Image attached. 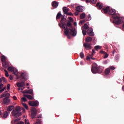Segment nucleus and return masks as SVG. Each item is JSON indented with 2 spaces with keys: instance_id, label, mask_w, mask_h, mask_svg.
I'll use <instances>...</instances> for the list:
<instances>
[{
  "instance_id": "21",
  "label": "nucleus",
  "mask_w": 124,
  "mask_h": 124,
  "mask_svg": "<svg viewBox=\"0 0 124 124\" xmlns=\"http://www.w3.org/2000/svg\"><path fill=\"white\" fill-rule=\"evenodd\" d=\"M100 53L101 54H104V59H106L108 58V55L107 52H106L105 51H100Z\"/></svg>"
},
{
  "instance_id": "23",
  "label": "nucleus",
  "mask_w": 124,
  "mask_h": 124,
  "mask_svg": "<svg viewBox=\"0 0 124 124\" xmlns=\"http://www.w3.org/2000/svg\"><path fill=\"white\" fill-rule=\"evenodd\" d=\"M96 2V0H86V3H92L95 4Z\"/></svg>"
},
{
  "instance_id": "8",
  "label": "nucleus",
  "mask_w": 124,
  "mask_h": 124,
  "mask_svg": "<svg viewBox=\"0 0 124 124\" xmlns=\"http://www.w3.org/2000/svg\"><path fill=\"white\" fill-rule=\"evenodd\" d=\"M29 106L33 107H36L39 106V102L37 101H30L29 102Z\"/></svg>"
},
{
  "instance_id": "61",
  "label": "nucleus",
  "mask_w": 124,
  "mask_h": 124,
  "mask_svg": "<svg viewBox=\"0 0 124 124\" xmlns=\"http://www.w3.org/2000/svg\"><path fill=\"white\" fill-rule=\"evenodd\" d=\"M115 50H114L113 51H112V55H114L115 54Z\"/></svg>"
},
{
  "instance_id": "54",
  "label": "nucleus",
  "mask_w": 124,
  "mask_h": 124,
  "mask_svg": "<svg viewBox=\"0 0 124 124\" xmlns=\"http://www.w3.org/2000/svg\"><path fill=\"white\" fill-rule=\"evenodd\" d=\"M79 14V13L78 12H75V15L77 16Z\"/></svg>"
},
{
  "instance_id": "57",
  "label": "nucleus",
  "mask_w": 124,
  "mask_h": 124,
  "mask_svg": "<svg viewBox=\"0 0 124 124\" xmlns=\"http://www.w3.org/2000/svg\"><path fill=\"white\" fill-rule=\"evenodd\" d=\"M37 118H40V119L42 118V115H38V117H37Z\"/></svg>"
},
{
  "instance_id": "32",
  "label": "nucleus",
  "mask_w": 124,
  "mask_h": 124,
  "mask_svg": "<svg viewBox=\"0 0 124 124\" xmlns=\"http://www.w3.org/2000/svg\"><path fill=\"white\" fill-rule=\"evenodd\" d=\"M110 73V70L109 68H107L105 70V74L106 75H108V74H109Z\"/></svg>"
},
{
  "instance_id": "15",
  "label": "nucleus",
  "mask_w": 124,
  "mask_h": 124,
  "mask_svg": "<svg viewBox=\"0 0 124 124\" xmlns=\"http://www.w3.org/2000/svg\"><path fill=\"white\" fill-rule=\"evenodd\" d=\"M6 89V86L3 87V84H0V93H1L4 92Z\"/></svg>"
},
{
  "instance_id": "22",
  "label": "nucleus",
  "mask_w": 124,
  "mask_h": 124,
  "mask_svg": "<svg viewBox=\"0 0 124 124\" xmlns=\"http://www.w3.org/2000/svg\"><path fill=\"white\" fill-rule=\"evenodd\" d=\"M3 62V66L4 68H7L9 67V64L8 62Z\"/></svg>"
},
{
  "instance_id": "56",
  "label": "nucleus",
  "mask_w": 124,
  "mask_h": 124,
  "mask_svg": "<svg viewBox=\"0 0 124 124\" xmlns=\"http://www.w3.org/2000/svg\"><path fill=\"white\" fill-rule=\"evenodd\" d=\"M13 99L15 100H17V97L16 96H13Z\"/></svg>"
},
{
  "instance_id": "43",
  "label": "nucleus",
  "mask_w": 124,
  "mask_h": 124,
  "mask_svg": "<svg viewBox=\"0 0 124 124\" xmlns=\"http://www.w3.org/2000/svg\"><path fill=\"white\" fill-rule=\"evenodd\" d=\"M4 71H5V72L6 77H9L8 72H7V71L6 70H4Z\"/></svg>"
},
{
  "instance_id": "51",
  "label": "nucleus",
  "mask_w": 124,
  "mask_h": 124,
  "mask_svg": "<svg viewBox=\"0 0 124 124\" xmlns=\"http://www.w3.org/2000/svg\"><path fill=\"white\" fill-rule=\"evenodd\" d=\"M98 6H99V9H101L102 8V7H103V4H101Z\"/></svg>"
},
{
  "instance_id": "64",
  "label": "nucleus",
  "mask_w": 124,
  "mask_h": 124,
  "mask_svg": "<svg viewBox=\"0 0 124 124\" xmlns=\"http://www.w3.org/2000/svg\"><path fill=\"white\" fill-rule=\"evenodd\" d=\"M122 90H123V91H124V85L123 86H122Z\"/></svg>"
},
{
  "instance_id": "52",
  "label": "nucleus",
  "mask_w": 124,
  "mask_h": 124,
  "mask_svg": "<svg viewBox=\"0 0 124 124\" xmlns=\"http://www.w3.org/2000/svg\"><path fill=\"white\" fill-rule=\"evenodd\" d=\"M9 79H10V80H13V77L12 76H9Z\"/></svg>"
},
{
  "instance_id": "10",
  "label": "nucleus",
  "mask_w": 124,
  "mask_h": 124,
  "mask_svg": "<svg viewBox=\"0 0 124 124\" xmlns=\"http://www.w3.org/2000/svg\"><path fill=\"white\" fill-rule=\"evenodd\" d=\"M69 34L73 36H75L76 35V32L75 29H69Z\"/></svg>"
},
{
  "instance_id": "44",
  "label": "nucleus",
  "mask_w": 124,
  "mask_h": 124,
  "mask_svg": "<svg viewBox=\"0 0 124 124\" xmlns=\"http://www.w3.org/2000/svg\"><path fill=\"white\" fill-rule=\"evenodd\" d=\"M114 59H115V61H119V56H118V55H116V56H115Z\"/></svg>"
},
{
  "instance_id": "28",
  "label": "nucleus",
  "mask_w": 124,
  "mask_h": 124,
  "mask_svg": "<svg viewBox=\"0 0 124 124\" xmlns=\"http://www.w3.org/2000/svg\"><path fill=\"white\" fill-rule=\"evenodd\" d=\"M3 81L4 83H6L7 82L6 80L4 77H2V78H0V85H1V82Z\"/></svg>"
},
{
  "instance_id": "1",
  "label": "nucleus",
  "mask_w": 124,
  "mask_h": 124,
  "mask_svg": "<svg viewBox=\"0 0 124 124\" xmlns=\"http://www.w3.org/2000/svg\"><path fill=\"white\" fill-rule=\"evenodd\" d=\"M108 14L112 16V18H113V22L115 25H120L123 23V20L122 18L117 16H116V11L115 9H110L108 12Z\"/></svg>"
},
{
  "instance_id": "42",
  "label": "nucleus",
  "mask_w": 124,
  "mask_h": 124,
  "mask_svg": "<svg viewBox=\"0 0 124 124\" xmlns=\"http://www.w3.org/2000/svg\"><path fill=\"white\" fill-rule=\"evenodd\" d=\"M108 69H109V70H114L115 69V67H113L112 66H110L108 68Z\"/></svg>"
},
{
  "instance_id": "48",
  "label": "nucleus",
  "mask_w": 124,
  "mask_h": 124,
  "mask_svg": "<svg viewBox=\"0 0 124 124\" xmlns=\"http://www.w3.org/2000/svg\"><path fill=\"white\" fill-rule=\"evenodd\" d=\"M69 20L70 21L69 22L71 23L73 22V18L72 17L69 18Z\"/></svg>"
},
{
  "instance_id": "18",
  "label": "nucleus",
  "mask_w": 124,
  "mask_h": 124,
  "mask_svg": "<svg viewBox=\"0 0 124 124\" xmlns=\"http://www.w3.org/2000/svg\"><path fill=\"white\" fill-rule=\"evenodd\" d=\"M62 11L64 14H67V13L69 11V9L68 7H64L62 8Z\"/></svg>"
},
{
  "instance_id": "49",
  "label": "nucleus",
  "mask_w": 124,
  "mask_h": 124,
  "mask_svg": "<svg viewBox=\"0 0 124 124\" xmlns=\"http://www.w3.org/2000/svg\"><path fill=\"white\" fill-rule=\"evenodd\" d=\"M7 89L8 91L10 90V84H7Z\"/></svg>"
},
{
  "instance_id": "11",
  "label": "nucleus",
  "mask_w": 124,
  "mask_h": 124,
  "mask_svg": "<svg viewBox=\"0 0 124 124\" xmlns=\"http://www.w3.org/2000/svg\"><path fill=\"white\" fill-rule=\"evenodd\" d=\"M64 30L65 35H67V37L68 39H70V35H71L69 34V29H66L65 27H64Z\"/></svg>"
},
{
  "instance_id": "63",
  "label": "nucleus",
  "mask_w": 124,
  "mask_h": 124,
  "mask_svg": "<svg viewBox=\"0 0 124 124\" xmlns=\"http://www.w3.org/2000/svg\"><path fill=\"white\" fill-rule=\"evenodd\" d=\"M122 29H123V30H124V23L123 24V25H122Z\"/></svg>"
},
{
  "instance_id": "50",
  "label": "nucleus",
  "mask_w": 124,
  "mask_h": 124,
  "mask_svg": "<svg viewBox=\"0 0 124 124\" xmlns=\"http://www.w3.org/2000/svg\"><path fill=\"white\" fill-rule=\"evenodd\" d=\"M22 101H23V102H26V101H27V99H26V98H25V97H23V98H22Z\"/></svg>"
},
{
  "instance_id": "60",
  "label": "nucleus",
  "mask_w": 124,
  "mask_h": 124,
  "mask_svg": "<svg viewBox=\"0 0 124 124\" xmlns=\"http://www.w3.org/2000/svg\"><path fill=\"white\" fill-rule=\"evenodd\" d=\"M80 65H83V61H81V62H80Z\"/></svg>"
},
{
  "instance_id": "46",
  "label": "nucleus",
  "mask_w": 124,
  "mask_h": 124,
  "mask_svg": "<svg viewBox=\"0 0 124 124\" xmlns=\"http://www.w3.org/2000/svg\"><path fill=\"white\" fill-rule=\"evenodd\" d=\"M66 14V15L71 16H73V14H72L71 12H70L69 13L68 12V13H67V14Z\"/></svg>"
},
{
  "instance_id": "9",
  "label": "nucleus",
  "mask_w": 124,
  "mask_h": 124,
  "mask_svg": "<svg viewBox=\"0 0 124 124\" xmlns=\"http://www.w3.org/2000/svg\"><path fill=\"white\" fill-rule=\"evenodd\" d=\"M87 33L88 35H89L90 36H94V32H93V30L92 28H89L87 31Z\"/></svg>"
},
{
  "instance_id": "17",
  "label": "nucleus",
  "mask_w": 124,
  "mask_h": 124,
  "mask_svg": "<svg viewBox=\"0 0 124 124\" xmlns=\"http://www.w3.org/2000/svg\"><path fill=\"white\" fill-rule=\"evenodd\" d=\"M0 116L3 119L7 118L8 116V112L7 111L4 112L3 114H1Z\"/></svg>"
},
{
  "instance_id": "6",
  "label": "nucleus",
  "mask_w": 124,
  "mask_h": 124,
  "mask_svg": "<svg viewBox=\"0 0 124 124\" xmlns=\"http://www.w3.org/2000/svg\"><path fill=\"white\" fill-rule=\"evenodd\" d=\"M37 114V111L35 108H31V117L32 119H34L35 118Z\"/></svg>"
},
{
  "instance_id": "16",
  "label": "nucleus",
  "mask_w": 124,
  "mask_h": 124,
  "mask_svg": "<svg viewBox=\"0 0 124 124\" xmlns=\"http://www.w3.org/2000/svg\"><path fill=\"white\" fill-rule=\"evenodd\" d=\"M76 10L77 12H82L83 11V7L81 6H78L76 7Z\"/></svg>"
},
{
  "instance_id": "53",
  "label": "nucleus",
  "mask_w": 124,
  "mask_h": 124,
  "mask_svg": "<svg viewBox=\"0 0 124 124\" xmlns=\"http://www.w3.org/2000/svg\"><path fill=\"white\" fill-rule=\"evenodd\" d=\"M92 51H93V52H92V55H93L94 54V52H95V50L94 49H93Z\"/></svg>"
},
{
  "instance_id": "62",
  "label": "nucleus",
  "mask_w": 124,
  "mask_h": 124,
  "mask_svg": "<svg viewBox=\"0 0 124 124\" xmlns=\"http://www.w3.org/2000/svg\"><path fill=\"white\" fill-rule=\"evenodd\" d=\"M74 25L75 26H77V24L76 23V22H74Z\"/></svg>"
},
{
  "instance_id": "40",
  "label": "nucleus",
  "mask_w": 124,
  "mask_h": 124,
  "mask_svg": "<svg viewBox=\"0 0 124 124\" xmlns=\"http://www.w3.org/2000/svg\"><path fill=\"white\" fill-rule=\"evenodd\" d=\"M87 19H85V20L80 21V24H82L86 22L87 21H89Z\"/></svg>"
},
{
  "instance_id": "26",
  "label": "nucleus",
  "mask_w": 124,
  "mask_h": 124,
  "mask_svg": "<svg viewBox=\"0 0 124 124\" xmlns=\"http://www.w3.org/2000/svg\"><path fill=\"white\" fill-rule=\"evenodd\" d=\"M92 40L93 39L91 37H87V38H86V42L89 43L92 41Z\"/></svg>"
},
{
  "instance_id": "36",
  "label": "nucleus",
  "mask_w": 124,
  "mask_h": 124,
  "mask_svg": "<svg viewBox=\"0 0 124 124\" xmlns=\"http://www.w3.org/2000/svg\"><path fill=\"white\" fill-rule=\"evenodd\" d=\"M42 123V121L41 119H36V122L34 124H41Z\"/></svg>"
},
{
  "instance_id": "55",
  "label": "nucleus",
  "mask_w": 124,
  "mask_h": 124,
  "mask_svg": "<svg viewBox=\"0 0 124 124\" xmlns=\"http://www.w3.org/2000/svg\"><path fill=\"white\" fill-rule=\"evenodd\" d=\"M17 124H24V123L22 121H20V122H18V123H17Z\"/></svg>"
},
{
  "instance_id": "12",
  "label": "nucleus",
  "mask_w": 124,
  "mask_h": 124,
  "mask_svg": "<svg viewBox=\"0 0 124 124\" xmlns=\"http://www.w3.org/2000/svg\"><path fill=\"white\" fill-rule=\"evenodd\" d=\"M83 46L86 49L89 50L92 49V48L91 46V44L89 43H84L83 44Z\"/></svg>"
},
{
  "instance_id": "59",
  "label": "nucleus",
  "mask_w": 124,
  "mask_h": 124,
  "mask_svg": "<svg viewBox=\"0 0 124 124\" xmlns=\"http://www.w3.org/2000/svg\"><path fill=\"white\" fill-rule=\"evenodd\" d=\"M100 5V3L97 2V4H96V6H97V7H98V6Z\"/></svg>"
},
{
  "instance_id": "5",
  "label": "nucleus",
  "mask_w": 124,
  "mask_h": 124,
  "mask_svg": "<svg viewBox=\"0 0 124 124\" xmlns=\"http://www.w3.org/2000/svg\"><path fill=\"white\" fill-rule=\"evenodd\" d=\"M91 71L93 74H101L102 72V68L100 67H97V64L94 63L93 65Z\"/></svg>"
},
{
  "instance_id": "31",
  "label": "nucleus",
  "mask_w": 124,
  "mask_h": 124,
  "mask_svg": "<svg viewBox=\"0 0 124 124\" xmlns=\"http://www.w3.org/2000/svg\"><path fill=\"white\" fill-rule=\"evenodd\" d=\"M67 27H69L70 28H72V25L70 21L67 22L66 27L67 28Z\"/></svg>"
},
{
  "instance_id": "20",
  "label": "nucleus",
  "mask_w": 124,
  "mask_h": 124,
  "mask_svg": "<svg viewBox=\"0 0 124 124\" xmlns=\"http://www.w3.org/2000/svg\"><path fill=\"white\" fill-rule=\"evenodd\" d=\"M23 96L27 97V99L30 100H32L33 99V97H32L31 95L24 94L23 95Z\"/></svg>"
},
{
  "instance_id": "25",
  "label": "nucleus",
  "mask_w": 124,
  "mask_h": 124,
  "mask_svg": "<svg viewBox=\"0 0 124 124\" xmlns=\"http://www.w3.org/2000/svg\"><path fill=\"white\" fill-rule=\"evenodd\" d=\"M62 15L61 13V12H59L58 13H57V15L56 16V19L57 20H59L60 19L61 17H62Z\"/></svg>"
},
{
  "instance_id": "38",
  "label": "nucleus",
  "mask_w": 124,
  "mask_h": 124,
  "mask_svg": "<svg viewBox=\"0 0 124 124\" xmlns=\"http://www.w3.org/2000/svg\"><path fill=\"white\" fill-rule=\"evenodd\" d=\"M94 49L95 50H98V49H101V47H100V46H94Z\"/></svg>"
},
{
  "instance_id": "7",
  "label": "nucleus",
  "mask_w": 124,
  "mask_h": 124,
  "mask_svg": "<svg viewBox=\"0 0 124 124\" xmlns=\"http://www.w3.org/2000/svg\"><path fill=\"white\" fill-rule=\"evenodd\" d=\"M61 24H62V28L64 29V28H66V29H69L67 27H66V19L64 18V16H63L62 18H61V20L60 21Z\"/></svg>"
},
{
  "instance_id": "30",
  "label": "nucleus",
  "mask_w": 124,
  "mask_h": 124,
  "mask_svg": "<svg viewBox=\"0 0 124 124\" xmlns=\"http://www.w3.org/2000/svg\"><path fill=\"white\" fill-rule=\"evenodd\" d=\"M82 28L84 29V30H88L89 27L88 25L87 24H84V25L82 27Z\"/></svg>"
},
{
  "instance_id": "29",
  "label": "nucleus",
  "mask_w": 124,
  "mask_h": 124,
  "mask_svg": "<svg viewBox=\"0 0 124 124\" xmlns=\"http://www.w3.org/2000/svg\"><path fill=\"white\" fill-rule=\"evenodd\" d=\"M13 74L14 75H15L16 76V77H18V70L16 69H14V70H13Z\"/></svg>"
},
{
  "instance_id": "14",
  "label": "nucleus",
  "mask_w": 124,
  "mask_h": 124,
  "mask_svg": "<svg viewBox=\"0 0 124 124\" xmlns=\"http://www.w3.org/2000/svg\"><path fill=\"white\" fill-rule=\"evenodd\" d=\"M109 10H110L109 7L108 6L106 8H104L102 9V13H103L104 14H107L108 12L109 11Z\"/></svg>"
},
{
  "instance_id": "58",
  "label": "nucleus",
  "mask_w": 124,
  "mask_h": 124,
  "mask_svg": "<svg viewBox=\"0 0 124 124\" xmlns=\"http://www.w3.org/2000/svg\"><path fill=\"white\" fill-rule=\"evenodd\" d=\"M59 27H60L61 28H62V23H61V24H59Z\"/></svg>"
},
{
  "instance_id": "39",
  "label": "nucleus",
  "mask_w": 124,
  "mask_h": 124,
  "mask_svg": "<svg viewBox=\"0 0 124 124\" xmlns=\"http://www.w3.org/2000/svg\"><path fill=\"white\" fill-rule=\"evenodd\" d=\"M82 33H83V35L85 36L86 35V33L87 32L86 30L82 29Z\"/></svg>"
},
{
  "instance_id": "27",
  "label": "nucleus",
  "mask_w": 124,
  "mask_h": 124,
  "mask_svg": "<svg viewBox=\"0 0 124 124\" xmlns=\"http://www.w3.org/2000/svg\"><path fill=\"white\" fill-rule=\"evenodd\" d=\"M86 16V15L85 14V13H82L80 15V19H84L85 18Z\"/></svg>"
},
{
  "instance_id": "3",
  "label": "nucleus",
  "mask_w": 124,
  "mask_h": 124,
  "mask_svg": "<svg viewBox=\"0 0 124 124\" xmlns=\"http://www.w3.org/2000/svg\"><path fill=\"white\" fill-rule=\"evenodd\" d=\"M21 110H22L23 112H25V109L24 108H21L19 106L16 107L15 109H13L12 112V116H13L14 118H18L22 114Z\"/></svg>"
},
{
  "instance_id": "24",
  "label": "nucleus",
  "mask_w": 124,
  "mask_h": 124,
  "mask_svg": "<svg viewBox=\"0 0 124 124\" xmlns=\"http://www.w3.org/2000/svg\"><path fill=\"white\" fill-rule=\"evenodd\" d=\"M15 107L14 106H10L7 108V110L9 111H11L14 109Z\"/></svg>"
},
{
  "instance_id": "2",
  "label": "nucleus",
  "mask_w": 124,
  "mask_h": 124,
  "mask_svg": "<svg viewBox=\"0 0 124 124\" xmlns=\"http://www.w3.org/2000/svg\"><path fill=\"white\" fill-rule=\"evenodd\" d=\"M27 74L26 73H22L20 75V78L21 82H18L16 83V86L18 88H24L26 86V82L27 81Z\"/></svg>"
},
{
  "instance_id": "35",
  "label": "nucleus",
  "mask_w": 124,
  "mask_h": 124,
  "mask_svg": "<svg viewBox=\"0 0 124 124\" xmlns=\"http://www.w3.org/2000/svg\"><path fill=\"white\" fill-rule=\"evenodd\" d=\"M22 105H23V107H24L25 109H26L27 110L29 109L28 105L26 103H23Z\"/></svg>"
},
{
  "instance_id": "45",
  "label": "nucleus",
  "mask_w": 124,
  "mask_h": 124,
  "mask_svg": "<svg viewBox=\"0 0 124 124\" xmlns=\"http://www.w3.org/2000/svg\"><path fill=\"white\" fill-rule=\"evenodd\" d=\"M86 20H88L89 21L91 20V16H90V15H89V16H88V18H86Z\"/></svg>"
},
{
  "instance_id": "37",
  "label": "nucleus",
  "mask_w": 124,
  "mask_h": 124,
  "mask_svg": "<svg viewBox=\"0 0 124 124\" xmlns=\"http://www.w3.org/2000/svg\"><path fill=\"white\" fill-rule=\"evenodd\" d=\"M80 57L81 59L84 58L85 55L84 54L83 52H80L79 54Z\"/></svg>"
},
{
  "instance_id": "47",
  "label": "nucleus",
  "mask_w": 124,
  "mask_h": 124,
  "mask_svg": "<svg viewBox=\"0 0 124 124\" xmlns=\"http://www.w3.org/2000/svg\"><path fill=\"white\" fill-rule=\"evenodd\" d=\"M25 124H30V123H29L28 120L25 119Z\"/></svg>"
},
{
  "instance_id": "4",
  "label": "nucleus",
  "mask_w": 124,
  "mask_h": 124,
  "mask_svg": "<svg viewBox=\"0 0 124 124\" xmlns=\"http://www.w3.org/2000/svg\"><path fill=\"white\" fill-rule=\"evenodd\" d=\"M10 97V93H7V92H5L3 94L0 95V98H4L3 99V103L5 105H9L11 102V100L9 99Z\"/></svg>"
},
{
  "instance_id": "19",
  "label": "nucleus",
  "mask_w": 124,
  "mask_h": 124,
  "mask_svg": "<svg viewBox=\"0 0 124 124\" xmlns=\"http://www.w3.org/2000/svg\"><path fill=\"white\" fill-rule=\"evenodd\" d=\"M52 5L53 7H54V8H56L59 5V3L58 2H56V1H53L52 3Z\"/></svg>"
},
{
  "instance_id": "41",
  "label": "nucleus",
  "mask_w": 124,
  "mask_h": 124,
  "mask_svg": "<svg viewBox=\"0 0 124 124\" xmlns=\"http://www.w3.org/2000/svg\"><path fill=\"white\" fill-rule=\"evenodd\" d=\"M93 55H90V57H89V56H87V60H90V59H91L92 60H95L94 58H93Z\"/></svg>"
},
{
  "instance_id": "33",
  "label": "nucleus",
  "mask_w": 124,
  "mask_h": 124,
  "mask_svg": "<svg viewBox=\"0 0 124 124\" xmlns=\"http://www.w3.org/2000/svg\"><path fill=\"white\" fill-rule=\"evenodd\" d=\"M2 62H6V57H5L4 56H1V57Z\"/></svg>"
},
{
  "instance_id": "13",
  "label": "nucleus",
  "mask_w": 124,
  "mask_h": 124,
  "mask_svg": "<svg viewBox=\"0 0 124 124\" xmlns=\"http://www.w3.org/2000/svg\"><path fill=\"white\" fill-rule=\"evenodd\" d=\"M22 93L23 94H25V93L30 94L31 95H32V96H33V92L32 91V90L31 89L26 90L24 91H23Z\"/></svg>"
},
{
  "instance_id": "34",
  "label": "nucleus",
  "mask_w": 124,
  "mask_h": 124,
  "mask_svg": "<svg viewBox=\"0 0 124 124\" xmlns=\"http://www.w3.org/2000/svg\"><path fill=\"white\" fill-rule=\"evenodd\" d=\"M15 69L14 68H13L12 67H9L8 68V71L13 72V71Z\"/></svg>"
}]
</instances>
